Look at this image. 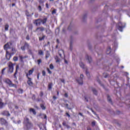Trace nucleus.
<instances>
[{"mask_svg": "<svg viewBox=\"0 0 130 130\" xmlns=\"http://www.w3.org/2000/svg\"><path fill=\"white\" fill-rule=\"evenodd\" d=\"M23 123L24 128H25V129H31V128H32L33 127V124L30 122L29 118H28L27 117L24 118V121Z\"/></svg>", "mask_w": 130, "mask_h": 130, "instance_id": "f257e3e1", "label": "nucleus"}, {"mask_svg": "<svg viewBox=\"0 0 130 130\" xmlns=\"http://www.w3.org/2000/svg\"><path fill=\"white\" fill-rule=\"evenodd\" d=\"M8 68H9V73H13L14 72V64L12 63V62H9L8 63Z\"/></svg>", "mask_w": 130, "mask_h": 130, "instance_id": "f03ea898", "label": "nucleus"}, {"mask_svg": "<svg viewBox=\"0 0 130 130\" xmlns=\"http://www.w3.org/2000/svg\"><path fill=\"white\" fill-rule=\"evenodd\" d=\"M6 83L8 84L9 87H14V88H17V85L12 83V81L9 79L6 80Z\"/></svg>", "mask_w": 130, "mask_h": 130, "instance_id": "7ed1b4c3", "label": "nucleus"}, {"mask_svg": "<svg viewBox=\"0 0 130 130\" xmlns=\"http://www.w3.org/2000/svg\"><path fill=\"white\" fill-rule=\"evenodd\" d=\"M124 27H125V25H123L121 22H119L118 24V29L119 31H120V32H122L123 28H124Z\"/></svg>", "mask_w": 130, "mask_h": 130, "instance_id": "20e7f679", "label": "nucleus"}, {"mask_svg": "<svg viewBox=\"0 0 130 130\" xmlns=\"http://www.w3.org/2000/svg\"><path fill=\"white\" fill-rule=\"evenodd\" d=\"M33 23L34 25H36V26H40V25H41V19L39 18L33 20Z\"/></svg>", "mask_w": 130, "mask_h": 130, "instance_id": "39448f33", "label": "nucleus"}, {"mask_svg": "<svg viewBox=\"0 0 130 130\" xmlns=\"http://www.w3.org/2000/svg\"><path fill=\"white\" fill-rule=\"evenodd\" d=\"M0 123L2 124V125H8L7 120L4 118H0Z\"/></svg>", "mask_w": 130, "mask_h": 130, "instance_id": "423d86ee", "label": "nucleus"}, {"mask_svg": "<svg viewBox=\"0 0 130 130\" xmlns=\"http://www.w3.org/2000/svg\"><path fill=\"white\" fill-rule=\"evenodd\" d=\"M83 78H84V75L81 74L80 75V78L77 80V81L79 84V85H83Z\"/></svg>", "mask_w": 130, "mask_h": 130, "instance_id": "0eeeda50", "label": "nucleus"}, {"mask_svg": "<svg viewBox=\"0 0 130 130\" xmlns=\"http://www.w3.org/2000/svg\"><path fill=\"white\" fill-rule=\"evenodd\" d=\"M12 57V54L8 51H6V58L7 60H10Z\"/></svg>", "mask_w": 130, "mask_h": 130, "instance_id": "6e6552de", "label": "nucleus"}, {"mask_svg": "<svg viewBox=\"0 0 130 130\" xmlns=\"http://www.w3.org/2000/svg\"><path fill=\"white\" fill-rule=\"evenodd\" d=\"M1 114H2V115H4V116H11V114H10V112H9V111H3L2 113Z\"/></svg>", "mask_w": 130, "mask_h": 130, "instance_id": "1a4fd4ad", "label": "nucleus"}, {"mask_svg": "<svg viewBox=\"0 0 130 130\" xmlns=\"http://www.w3.org/2000/svg\"><path fill=\"white\" fill-rule=\"evenodd\" d=\"M26 77L28 78L27 84L29 86H33V82H32V79L28 77V74L26 75Z\"/></svg>", "mask_w": 130, "mask_h": 130, "instance_id": "9d476101", "label": "nucleus"}, {"mask_svg": "<svg viewBox=\"0 0 130 130\" xmlns=\"http://www.w3.org/2000/svg\"><path fill=\"white\" fill-rule=\"evenodd\" d=\"M19 69H20V67L19 66V65H17L16 66V71L14 74V77L15 78V80H17V76L16 75H17V74H18V70H19Z\"/></svg>", "mask_w": 130, "mask_h": 130, "instance_id": "9b49d317", "label": "nucleus"}, {"mask_svg": "<svg viewBox=\"0 0 130 130\" xmlns=\"http://www.w3.org/2000/svg\"><path fill=\"white\" fill-rule=\"evenodd\" d=\"M86 59L88 60V61L89 63L92 62V57L89 56L88 55L86 56Z\"/></svg>", "mask_w": 130, "mask_h": 130, "instance_id": "f8f14e48", "label": "nucleus"}, {"mask_svg": "<svg viewBox=\"0 0 130 130\" xmlns=\"http://www.w3.org/2000/svg\"><path fill=\"white\" fill-rule=\"evenodd\" d=\"M5 104L3 102V100L0 98V109H2L3 108Z\"/></svg>", "mask_w": 130, "mask_h": 130, "instance_id": "ddd939ff", "label": "nucleus"}, {"mask_svg": "<svg viewBox=\"0 0 130 130\" xmlns=\"http://www.w3.org/2000/svg\"><path fill=\"white\" fill-rule=\"evenodd\" d=\"M38 30H40L42 32H43V31L45 30V28H44L43 26L37 27L36 31H38Z\"/></svg>", "mask_w": 130, "mask_h": 130, "instance_id": "4468645a", "label": "nucleus"}, {"mask_svg": "<svg viewBox=\"0 0 130 130\" xmlns=\"http://www.w3.org/2000/svg\"><path fill=\"white\" fill-rule=\"evenodd\" d=\"M46 22H47V18H45L43 19H41V23H42L43 25H44Z\"/></svg>", "mask_w": 130, "mask_h": 130, "instance_id": "2eb2a0df", "label": "nucleus"}, {"mask_svg": "<svg viewBox=\"0 0 130 130\" xmlns=\"http://www.w3.org/2000/svg\"><path fill=\"white\" fill-rule=\"evenodd\" d=\"M29 112L30 113H33V114H34V115H36V111H35V109H33V108H30L29 109Z\"/></svg>", "mask_w": 130, "mask_h": 130, "instance_id": "dca6fc26", "label": "nucleus"}, {"mask_svg": "<svg viewBox=\"0 0 130 130\" xmlns=\"http://www.w3.org/2000/svg\"><path fill=\"white\" fill-rule=\"evenodd\" d=\"M62 125H63V126H66L67 128H71V126L68 125L67 123L64 121L62 122Z\"/></svg>", "mask_w": 130, "mask_h": 130, "instance_id": "f3484780", "label": "nucleus"}, {"mask_svg": "<svg viewBox=\"0 0 130 130\" xmlns=\"http://www.w3.org/2000/svg\"><path fill=\"white\" fill-rule=\"evenodd\" d=\"M9 27H10V26L9 25V24L6 23L5 25V31H9Z\"/></svg>", "mask_w": 130, "mask_h": 130, "instance_id": "a211bd4d", "label": "nucleus"}, {"mask_svg": "<svg viewBox=\"0 0 130 130\" xmlns=\"http://www.w3.org/2000/svg\"><path fill=\"white\" fill-rule=\"evenodd\" d=\"M92 91L93 92V94H94V95H97V94H98L97 90L94 88H92Z\"/></svg>", "mask_w": 130, "mask_h": 130, "instance_id": "6ab92c4d", "label": "nucleus"}, {"mask_svg": "<svg viewBox=\"0 0 130 130\" xmlns=\"http://www.w3.org/2000/svg\"><path fill=\"white\" fill-rule=\"evenodd\" d=\"M79 66L82 69H84L85 68V64H84V63H83L82 62H79Z\"/></svg>", "mask_w": 130, "mask_h": 130, "instance_id": "aec40b11", "label": "nucleus"}, {"mask_svg": "<svg viewBox=\"0 0 130 130\" xmlns=\"http://www.w3.org/2000/svg\"><path fill=\"white\" fill-rule=\"evenodd\" d=\"M27 51L28 54H29L30 55H33V52H32V50H31L30 49H28Z\"/></svg>", "mask_w": 130, "mask_h": 130, "instance_id": "412c9836", "label": "nucleus"}, {"mask_svg": "<svg viewBox=\"0 0 130 130\" xmlns=\"http://www.w3.org/2000/svg\"><path fill=\"white\" fill-rule=\"evenodd\" d=\"M12 55L15 54V53H16V49L15 48H12V52L10 53Z\"/></svg>", "mask_w": 130, "mask_h": 130, "instance_id": "4be33fe9", "label": "nucleus"}, {"mask_svg": "<svg viewBox=\"0 0 130 130\" xmlns=\"http://www.w3.org/2000/svg\"><path fill=\"white\" fill-rule=\"evenodd\" d=\"M46 36L45 35H43V37H39V41H42V40H44V38H45Z\"/></svg>", "mask_w": 130, "mask_h": 130, "instance_id": "5701e85b", "label": "nucleus"}, {"mask_svg": "<svg viewBox=\"0 0 130 130\" xmlns=\"http://www.w3.org/2000/svg\"><path fill=\"white\" fill-rule=\"evenodd\" d=\"M24 46L25 47H27V50H28V49H29V46H30L29 45V44H28V43H27V42H25Z\"/></svg>", "mask_w": 130, "mask_h": 130, "instance_id": "b1692460", "label": "nucleus"}, {"mask_svg": "<svg viewBox=\"0 0 130 130\" xmlns=\"http://www.w3.org/2000/svg\"><path fill=\"white\" fill-rule=\"evenodd\" d=\"M33 72H34V69H32L31 70H29L28 72L29 76H30V75H32V74H33Z\"/></svg>", "mask_w": 130, "mask_h": 130, "instance_id": "393cba45", "label": "nucleus"}, {"mask_svg": "<svg viewBox=\"0 0 130 130\" xmlns=\"http://www.w3.org/2000/svg\"><path fill=\"white\" fill-rule=\"evenodd\" d=\"M52 83H49L48 84V89L49 90H51V89H52Z\"/></svg>", "mask_w": 130, "mask_h": 130, "instance_id": "a878e982", "label": "nucleus"}, {"mask_svg": "<svg viewBox=\"0 0 130 130\" xmlns=\"http://www.w3.org/2000/svg\"><path fill=\"white\" fill-rule=\"evenodd\" d=\"M9 48V44H6V45H4V49L5 50H7V49H8V48Z\"/></svg>", "mask_w": 130, "mask_h": 130, "instance_id": "bb28decb", "label": "nucleus"}, {"mask_svg": "<svg viewBox=\"0 0 130 130\" xmlns=\"http://www.w3.org/2000/svg\"><path fill=\"white\" fill-rule=\"evenodd\" d=\"M108 101L109 103L112 104V101H111V99H110V96H109V95H108Z\"/></svg>", "mask_w": 130, "mask_h": 130, "instance_id": "cd10ccee", "label": "nucleus"}, {"mask_svg": "<svg viewBox=\"0 0 130 130\" xmlns=\"http://www.w3.org/2000/svg\"><path fill=\"white\" fill-rule=\"evenodd\" d=\"M13 60L14 61H18V60H19V58L18 57H17V56H14L13 57Z\"/></svg>", "mask_w": 130, "mask_h": 130, "instance_id": "c85d7f7f", "label": "nucleus"}, {"mask_svg": "<svg viewBox=\"0 0 130 130\" xmlns=\"http://www.w3.org/2000/svg\"><path fill=\"white\" fill-rule=\"evenodd\" d=\"M39 127H40V129H42V127L44 126V124L42 123H40V124L38 125Z\"/></svg>", "mask_w": 130, "mask_h": 130, "instance_id": "c756f323", "label": "nucleus"}, {"mask_svg": "<svg viewBox=\"0 0 130 130\" xmlns=\"http://www.w3.org/2000/svg\"><path fill=\"white\" fill-rule=\"evenodd\" d=\"M25 15H26V16H27V17H31V14L30 13H29V12H28L27 11L25 12Z\"/></svg>", "mask_w": 130, "mask_h": 130, "instance_id": "7c9ffc66", "label": "nucleus"}, {"mask_svg": "<svg viewBox=\"0 0 130 130\" xmlns=\"http://www.w3.org/2000/svg\"><path fill=\"white\" fill-rule=\"evenodd\" d=\"M38 53L40 55H43V51L42 50H39Z\"/></svg>", "mask_w": 130, "mask_h": 130, "instance_id": "2f4dec72", "label": "nucleus"}, {"mask_svg": "<svg viewBox=\"0 0 130 130\" xmlns=\"http://www.w3.org/2000/svg\"><path fill=\"white\" fill-rule=\"evenodd\" d=\"M103 76L104 78H108L109 75L108 73H104Z\"/></svg>", "mask_w": 130, "mask_h": 130, "instance_id": "473e14b6", "label": "nucleus"}, {"mask_svg": "<svg viewBox=\"0 0 130 130\" xmlns=\"http://www.w3.org/2000/svg\"><path fill=\"white\" fill-rule=\"evenodd\" d=\"M64 105L66 106V107L67 108V109H69V110H71V109H72L71 108L69 107L68 104H64Z\"/></svg>", "mask_w": 130, "mask_h": 130, "instance_id": "72a5a7b5", "label": "nucleus"}, {"mask_svg": "<svg viewBox=\"0 0 130 130\" xmlns=\"http://www.w3.org/2000/svg\"><path fill=\"white\" fill-rule=\"evenodd\" d=\"M38 10H39V12H41L42 11V8L41 7V6H39Z\"/></svg>", "mask_w": 130, "mask_h": 130, "instance_id": "f704fd0d", "label": "nucleus"}, {"mask_svg": "<svg viewBox=\"0 0 130 130\" xmlns=\"http://www.w3.org/2000/svg\"><path fill=\"white\" fill-rule=\"evenodd\" d=\"M91 125L92 126H95V125H96V121H93L91 122Z\"/></svg>", "mask_w": 130, "mask_h": 130, "instance_id": "c9c22d12", "label": "nucleus"}, {"mask_svg": "<svg viewBox=\"0 0 130 130\" xmlns=\"http://www.w3.org/2000/svg\"><path fill=\"white\" fill-rule=\"evenodd\" d=\"M21 50H22V51H25V50H26V49L25 48V46H21Z\"/></svg>", "mask_w": 130, "mask_h": 130, "instance_id": "e433bc0d", "label": "nucleus"}, {"mask_svg": "<svg viewBox=\"0 0 130 130\" xmlns=\"http://www.w3.org/2000/svg\"><path fill=\"white\" fill-rule=\"evenodd\" d=\"M54 14H56V9H54L52 11V15H54Z\"/></svg>", "mask_w": 130, "mask_h": 130, "instance_id": "4c0bfd02", "label": "nucleus"}, {"mask_svg": "<svg viewBox=\"0 0 130 130\" xmlns=\"http://www.w3.org/2000/svg\"><path fill=\"white\" fill-rule=\"evenodd\" d=\"M98 82L99 84H100V85H101V86H102V87H104V85L101 84V81L100 80H98Z\"/></svg>", "mask_w": 130, "mask_h": 130, "instance_id": "58836bf2", "label": "nucleus"}, {"mask_svg": "<svg viewBox=\"0 0 130 130\" xmlns=\"http://www.w3.org/2000/svg\"><path fill=\"white\" fill-rule=\"evenodd\" d=\"M19 59L21 61H23V59H24V58L22 56L20 55L19 56Z\"/></svg>", "mask_w": 130, "mask_h": 130, "instance_id": "ea45409f", "label": "nucleus"}, {"mask_svg": "<svg viewBox=\"0 0 130 130\" xmlns=\"http://www.w3.org/2000/svg\"><path fill=\"white\" fill-rule=\"evenodd\" d=\"M49 57V53H48V51L46 54V58H48Z\"/></svg>", "mask_w": 130, "mask_h": 130, "instance_id": "a19ab883", "label": "nucleus"}, {"mask_svg": "<svg viewBox=\"0 0 130 130\" xmlns=\"http://www.w3.org/2000/svg\"><path fill=\"white\" fill-rule=\"evenodd\" d=\"M47 71L48 72V73L50 74V75H51V74H52V72H51V71H50V70H49V68L47 69Z\"/></svg>", "mask_w": 130, "mask_h": 130, "instance_id": "79ce46f5", "label": "nucleus"}, {"mask_svg": "<svg viewBox=\"0 0 130 130\" xmlns=\"http://www.w3.org/2000/svg\"><path fill=\"white\" fill-rule=\"evenodd\" d=\"M18 93H19L20 94H22V93H23V90H22V89H18Z\"/></svg>", "mask_w": 130, "mask_h": 130, "instance_id": "37998d69", "label": "nucleus"}, {"mask_svg": "<svg viewBox=\"0 0 130 130\" xmlns=\"http://www.w3.org/2000/svg\"><path fill=\"white\" fill-rule=\"evenodd\" d=\"M37 61H38V64L39 66V64H40V63H41L42 62L41 59H38Z\"/></svg>", "mask_w": 130, "mask_h": 130, "instance_id": "c03bdc74", "label": "nucleus"}, {"mask_svg": "<svg viewBox=\"0 0 130 130\" xmlns=\"http://www.w3.org/2000/svg\"><path fill=\"white\" fill-rule=\"evenodd\" d=\"M85 73L86 74V76H87V77L89 78V77H90V74H89V72H88V71H86Z\"/></svg>", "mask_w": 130, "mask_h": 130, "instance_id": "a18cd8bd", "label": "nucleus"}, {"mask_svg": "<svg viewBox=\"0 0 130 130\" xmlns=\"http://www.w3.org/2000/svg\"><path fill=\"white\" fill-rule=\"evenodd\" d=\"M55 59H56V62H60V58H55Z\"/></svg>", "mask_w": 130, "mask_h": 130, "instance_id": "49530a36", "label": "nucleus"}, {"mask_svg": "<svg viewBox=\"0 0 130 130\" xmlns=\"http://www.w3.org/2000/svg\"><path fill=\"white\" fill-rule=\"evenodd\" d=\"M39 14H38V13H35V18H38V16H39Z\"/></svg>", "mask_w": 130, "mask_h": 130, "instance_id": "de8ad7c7", "label": "nucleus"}, {"mask_svg": "<svg viewBox=\"0 0 130 130\" xmlns=\"http://www.w3.org/2000/svg\"><path fill=\"white\" fill-rule=\"evenodd\" d=\"M41 108L43 110H45V107L44 106V105H41Z\"/></svg>", "mask_w": 130, "mask_h": 130, "instance_id": "09e8293b", "label": "nucleus"}, {"mask_svg": "<svg viewBox=\"0 0 130 130\" xmlns=\"http://www.w3.org/2000/svg\"><path fill=\"white\" fill-rule=\"evenodd\" d=\"M54 68V67H53V64H51L50 65V69H51V70H53Z\"/></svg>", "mask_w": 130, "mask_h": 130, "instance_id": "8fccbe9b", "label": "nucleus"}, {"mask_svg": "<svg viewBox=\"0 0 130 130\" xmlns=\"http://www.w3.org/2000/svg\"><path fill=\"white\" fill-rule=\"evenodd\" d=\"M42 75L43 76H45V75H46V72H45V71L43 70L42 71Z\"/></svg>", "mask_w": 130, "mask_h": 130, "instance_id": "3c124183", "label": "nucleus"}, {"mask_svg": "<svg viewBox=\"0 0 130 130\" xmlns=\"http://www.w3.org/2000/svg\"><path fill=\"white\" fill-rule=\"evenodd\" d=\"M110 49H111V48H110V47H109V50H107V54H110V52H111V51H110Z\"/></svg>", "mask_w": 130, "mask_h": 130, "instance_id": "603ef678", "label": "nucleus"}, {"mask_svg": "<svg viewBox=\"0 0 130 130\" xmlns=\"http://www.w3.org/2000/svg\"><path fill=\"white\" fill-rule=\"evenodd\" d=\"M26 40H30V37H29V35H28L26 37Z\"/></svg>", "mask_w": 130, "mask_h": 130, "instance_id": "864d4df0", "label": "nucleus"}, {"mask_svg": "<svg viewBox=\"0 0 130 130\" xmlns=\"http://www.w3.org/2000/svg\"><path fill=\"white\" fill-rule=\"evenodd\" d=\"M22 122L21 121V120H18L17 121V122H15V123H17V124H20V123H21Z\"/></svg>", "mask_w": 130, "mask_h": 130, "instance_id": "5fc2aeb1", "label": "nucleus"}, {"mask_svg": "<svg viewBox=\"0 0 130 130\" xmlns=\"http://www.w3.org/2000/svg\"><path fill=\"white\" fill-rule=\"evenodd\" d=\"M6 71V68H4L3 70H2V75H4V72Z\"/></svg>", "mask_w": 130, "mask_h": 130, "instance_id": "6e6d98bb", "label": "nucleus"}, {"mask_svg": "<svg viewBox=\"0 0 130 130\" xmlns=\"http://www.w3.org/2000/svg\"><path fill=\"white\" fill-rule=\"evenodd\" d=\"M70 50H73V45L72 44H70Z\"/></svg>", "mask_w": 130, "mask_h": 130, "instance_id": "4d7b16f0", "label": "nucleus"}, {"mask_svg": "<svg viewBox=\"0 0 130 130\" xmlns=\"http://www.w3.org/2000/svg\"><path fill=\"white\" fill-rule=\"evenodd\" d=\"M64 63H66V64H68V60H67V59H64Z\"/></svg>", "mask_w": 130, "mask_h": 130, "instance_id": "13d9d810", "label": "nucleus"}, {"mask_svg": "<svg viewBox=\"0 0 130 130\" xmlns=\"http://www.w3.org/2000/svg\"><path fill=\"white\" fill-rule=\"evenodd\" d=\"M60 80L61 82V83L64 84V79H60Z\"/></svg>", "mask_w": 130, "mask_h": 130, "instance_id": "bf43d9fd", "label": "nucleus"}, {"mask_svg": "<svg viewBox=\"0 0 130 130\" xmlns=\"http://www.w3.org/2000/svg\"><path fill=\"white\" fill-rule=\"evenodd\" d=\"M64 97H66V98H68V97H69V95L68 94V93L64 94Z\"/></svg>", "mask_w": 130, "mask_h": 130, "instance_id": "052dcab7", "label": "nucleus"}, {"mask_svg": "<svg viewBox=\"0 0 130 130\" xmlns=\"http://www.w3.org/2000/svg\"><path fill=\"white\" fill-rule=\"evenodd\" d=\"M91 109L92 112H93V113L95 115H96V113L94 111V110H93V109Z\"/></svg>", "mask_w": 130, "mask_h": 130, "instance_id": "680f3d73", "label": "nucleus"}, {"mask_svg": "<svg viewBox=\"0 0 130 130\" xmlns=\"http://www.w3.org/2000/svg\"><path fill=\"white\" fill-rule=\"evenodd\" d=\"M46 7L47 9H49V7L48 6V4H47V3L46 4Z\"/></svg>", "mask_w": 130, "mask_h": 130, "instance_id": "e2e57ef3", "label": "nucleus"}, {"mask_svg": "<svg viewBox=\"0 0 130 130\" xmlns=\"http://www.w3.org/2000/svg\"><path fill=\"white\" fill-rule=\"evenodd\" d=\"M45 31H46V33L47 34H49V33L48 32V30H47V29H46V28H45Z\"/></svg>", "mask_w": 130, "mask_h": 130, "instance_id": "0e129e2a", "label": "nucleus"}, {"mask_svg": "<svg viewBox=\"0 0 130 130\" xmlns=\"http://www.w3.org/2000/svg\"><path fill=\"white\" fill-rule=\"evenodd\" d=\"M67 116H68V117H71V115H70L68 113H66Z\"/></svg>", "mask_w": 130, "mask_h": 130, "instance_id": "69168bd1", "label": "nucleus"}, {"mask_svg": "<svg viewBox=\"0 0 130 130\" xmlns=\"http://www.w3.org/2000/svg\"><path fill=\"white\" fill-rule=\"evenodd\" d=\"M53 99H54V100H56V99H57V98H56V96H53Z\"/></svg>", "mask_w": 130, "mask_h": 130, "instance_id": "338daca9", "label": "nucleus"}, {"mask_svg": "<svg viewBox=\"0 0 130 130\" xmlns=\"http://www.w3.org/2000/svg\"><path fill=\"white\" fill-rule=\"evenodd\" d=\"M15 109H18L19 107H18V106H15Z\"/></svg>", "mask_w": 130, "mask_h": 130, "instance_id": "774afa93", "label": "nucleus"}]
</instances>
